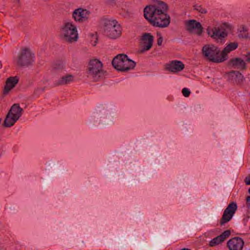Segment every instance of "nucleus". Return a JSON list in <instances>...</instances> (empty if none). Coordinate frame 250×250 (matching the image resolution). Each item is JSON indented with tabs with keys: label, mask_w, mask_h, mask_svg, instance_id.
I'll list each match as a JSON object with an SVG mask.
<instances>
[{
	"label": "nucleus",
	"mask_w": 250,
	"mask_h": 250,
	"mask_svg": "<svg viewBox=\"0 0 250 250\" xmlns=\"http://www.w3.org/2000/svg\"><path fill=\"white\" fill-rule=\"evenodd\" d=\"M23 109L19 104H15L11 107L4 121L3 125L9 127L13 126L21 116Z\"/></svg>",
	"instance_id": "6"
},
{
	"label": "nucleus",
	"mask_w": 250,
	"mask_h": 250,
	"mask_svg": "<svg viewBox=\"0 0 250 250\" xmlns=\"http://www.w3.org/2000/svg\"><path fill=\"white\" fill-rule=\"evenodd\" d=\"M96 42H95V43L93 44L94 46H95Z\"/></svg>",
	"instance_id": "32"
},
{
	"label": "nucleus",
	"mask_w": 250,
	"mask_h": 250,
	"mask_svg": "<svg viewBox=\"0 0 250 250\" xmlns=\"http://www.w3.org/2000/svg\"><path fill=\"white\" fill-rule=\"evenodd\" d=\"M249 34L247 28L244 26H241L239 29L238 37L240 38H247Z\"/></svg>",
	"instance_id": "22"
},
{
	"label": "nucleus",
	"mask_w": 250,
	"mask_h": 250,
	"mask_svg": "<svg viewBox=\"0 0 250 250\" xmlns=\"http://www.w3.org/2000/svg\"><path fill=\"white\" fill-rule=\"evenodd\" d=\"M182 92L183 95L186 97H188L190 94V92L189 89L185 87L183 88Z\"/></svg>",
	"instance_id": "26"
},
{
	"label": "nucleus",
	"mask_w": 250,
	"mask_h": 250,
	"mask_svg": "<svg viewBox=\"0 0 250 250\" xmlns=\"http://www.w3.org/2000/svg\"><path fill=\"white\" fill-rule=\"evenodd\" d=\"M203 57L210 62H221L220 50L213 44H206L202 49Z\"/></svg>",
	"instance_id": "5"
},
{
	"label": "nucleus",
	"mask_w": 250,
	"mask_h": 250,
	"mask_svg": "<svg viewBox=\"0 0 250 250\" xmlns=\"http://www.w3.org/2000/svg\"><path fill=\"white\" fill-rule=\"evenodd\" d=\"M230 235V231L229 230H226L224 231L220 235L212 239L209 243L210 247H214L217 245L221 244L224 242L227 238Z\"/></svg>",
	"instance_id": "18"
},
{
	"label": "nucleus",
	"mask_w": 250,
	"mask_h": 250,
	"mask_svg": "<svg viewBox=\"0 0 250 250\" xmlns=\"http://www.w3.org/2000/svg\"><path fill=\"white\" fill-rule=\"evenodd\" d=\"M34 61V54L31 50L27 48L22 49L19 55L16 63L21 66H28L32 63Z\"/></svg>",
	"instance_id": "8"
},
{
	"label": "nucleus",
	"mask_w": 250,
	"mask_h": 250,
	"mask_svg": "<svg viewBox=\"0 0 250 250\" xmlns=\"http://www.w3.org/2000/svg\"><path fill=\"white\" fill-rule=\"evenodd\" d=\"M157 44L159 46H160L162 45L163 38V37L160 33H157Z\"/></svg>",
	"instance_id": "25"
},
{
	"label": "nucleus",
	"mask_w": 250,
	"mask_h": 250,
	"mask_svg": "<svg viewBox=\"0 0 250 250\" xmlns=\"http://www.w3.org/2000/svg\"><path fill=\"white\" fill-rule=\"evenodd\" d=\"M237 47L238 43L237 42H230L222 51H220L221 62L227 60L228 59V54L236 49Z\"/></svg>",
	"instance_id": "17"
},
{
	"label": "nucleus",
	"mask_w": 250,
	"mask_h": 250,
	"mask_svg": "<svg viewBox=\"0 0 250 250\" xmlns=\"http://www.w3.org/2000/svg\"><path fill=\"white\" fill-rule=\"evenodd\" d=\"M244 244L243 239L238 237L230 239L227 243V246L229 250H242Z\"/></svg>",
	"instance_id": "12"
},
{
	"label": "nucleus",
	"mask_w": 250,
	"mask_h": 250,
	"mask_svg": "<svg viewBox=\"0 0 250 250\" xmlns=\"http://www.w3.org/2000/svg\"><path fill=\"white\" fill-rule=\"evenodd\" d=\"M246 61L249 62H250V52L246 56Z\"/></svg>",
	"instance_id": "28"
},
{
	"label": "nucleus",
	"mask_w": 250,
	"mask_h": 250,
	"mask_svg": "<svg viewBox=\"0 0 250 250\" xmlns=\"http://www.w3.org/2000/svg\"><path fill=\"white\" fill-rule=\"evenodd\" d=\"M247 204L248 206H250V196H248L247 198Z\"/></svg>",
	"instance_id": "29"
},
{
	"label": "nucleus",
	"mask_w": 250,
	"mask_h": 250,
	"mask_svg": "<svg viewBox=\"0 0 250 250\" xmlns=\"http://www.w3.org/2000/svg\"><path fill=\"white\" fill-rule=\"evenodd\" d=\"M64 69L63 65L61 63H55L52 66V69L54 71H60Z\"/></svg>",
	"instance_id": "24"
},
{
	"label": "nucleus",
	"mask_w": 250,
	"mask_h": 250,
	"mask_svg": "<svg viewBox=\"0 0 250 250\" xmlns=\"http://www.w3.org/2000/svg\"><path fill=\"white\" fill-rule=\"evenodd\" d=\"M245 182L247 185H250V175L245 178Z\"/></svg>",
	"instance_id": "27"
},
{
	"label": "nucleus",
	"mask_w": 250,
	"mask_h": 250,
	"mask_svg": "<svg viewBox=\"0 0 250 250\" xmlns=\"http://www.w3.org/2000/svg\"><path fill=\"white\" fill-rule=\"evenodd\" d=\"M61 37L62 40L68 43H72L77 41L78 34L76 26L72 22H67L62 27Z\"/></svg>",
	"instance_id": "3"
},
{
	"label": "nucleus",
	"mask_w": 250,
	"mask_h": 250,
	"mask_svg": "<svg viewBox=\"0 0 250 250\" xmlns=\"http://www.w3.org/2000/svg\"><path fill=\"white\" fill-rule=\"evenodd\" d=\"M207 34L211 38L217 40H222L227 36V34L221 31L219 27H214L213 28L208 27L207 29Z\"/></svg>",
	"instance_id": "13"
},
{
	"label": "nucleus",
	"mask_w": 250,
	"mask_h": 250,
	"mask_svg": "<svg viewBox=\"0 0 250 250\" xmlns=\"http://www.w3.org/2000/svg\"><path fill=\"white\" fill-rule=\"evenodd\" d=\"M154 37L150 33H145L141 37V49L140 50V53L149 50L152 46Z\"/></svg>",
	"instance_id": "10"
},
{
	"label": "nucleus",
	"mask_w": 250,
	"mask_h": 250,
	"mask_svg": "<svg viewBox=\"0 0 250 250\" xmlns=\"http://www.w3.org/2000/svg\"><path fill=\"white\" fill-rule=\"evenodd\" d=\"M113 66L117 70L126 71L134 68L136 63L124 54L117 55L112 60Z\"/></svg>",
	"instance_id": "2"
},
{
	"label": "nucleus",
	"mask_w": 250,
	"mask_h": 250,
	"mask_svg": "<svg viewBox=\"0 0 250 250\" xmlns=\"http://www.w3.org/2000/svg\"><path fill=\"white\" fill-rule=\"evenodd\" d=\"M194 9L197 11L198 12L201 14H206L207 10L206 8H203L201 5L198 4H195L193 6Z\"/></svg>",
	"instance_id": "23"
},
{
	"label": "nucleus",
	"mask_w": 250,
	"mask_h": 250,
	"mask_svg": "<svg viewBox=\"0 0 250 250\" xmlns=\"http://www.w3.org/2000/svg\"><path fill=\"white\" fill-rule=\"evenodd\" d=\"M167 10L168 7L165 2L158 1L145 8L144 17L153 26L165 28L170 22V17L167 14Z\"/></svg>",
	"instance_id": "1"
},
{
	"label": "nucleus",
	"mask_w": 250,
	"mask_h": 250,
	"mask_svg": "<svg viewBox=\"0 0 250 250\" xmlns=\"http://www.w3.org/2000/svg\"><path fill=\"white\" fill-rule=\"evenodd\" d=\"M223 25H224V26H227V25H228L227 23H224V24H223Z\"/></svg>",
	"instance_id": "30"
},
{
	"label": "nucleus",
	"mask_w": 250,
	"mask_h": 250,
	"mask_svg": "<svg viewBox=\"0 0 250 250\" xmlns=\"http://www.w3.org/2000/svg\"><path fill=\"white\" fill-rule=\"evenodd\" d=\"M249 193L250 194V188H249Z\"/></svg>",
	"instance_id": "31"
},
{
	"label": "nucleus",
	"mask_w": 250,
	"mask_h": 250,
	"mask_svg": "<svg viewBox=\"0 0 250 250\" xmlns=\"http://www.w3.org/2000/svg\"><path fill=\"white\" fill-rule=\"evenodd\" d=\"M19 79L18 76L10 77L5 82V85L3 90L4 95H7L18 83Z\"/></svg>",
	"instance_id": "15"
},
{
	"label": "nucleus",
	"mask_w": 250,
	"mask_h": 250,
	"mask_svg": "<svg viewBox=\"0 0 250 250\" xmlns=\"http://www.w3.org/2000/svg\"><path fill=\"white\" fill-rule=\"evenodd\" d=\"M229 65L234 69H245L246 63L242 59L235 58L231 59L229 61Z\"/></svg>",
	"instance_id": "20"
},
{
	"label": "nucleus",
	"mask_w": 250,
	"mask_h": 250,
	"mask_svg": "<svg viewBox=\"0 0 250 250\" xmlns=\"http://www.w3.org/2000/svg\"><path fill=\"white\" fill-rule=\"evenodd\" d=\"M237 209V205L236 202H231L224 210L222 216L220 220L219 225L220 227L224 226L229 222L235 214Z\"/></svg>",
	"instance_id": "9"
},
{
	"label": "nucleus",
	"mask_w": 250,
	"mask_h": 250,
	"mask_svg": "<svg viewBox=\"0 0 250 250\" xmlns=\"http://www.w3.org/2000/svg\"><path fill=\"white\" fill-rule=\"evenodd\" d=\"M186 28L190 33H195L198 35H200L203 32L201 24L194 20H190L187 22Z\"/></svg>",
	"instance_id": "11"
},
{
	"label": "nucleus",
	"mask_w": 250,
	"mask_h": 250,
	"mask_svg": "<svg viewBox=\"0 0 250 250\" xmlns=\"http://www.w3.org/2000/svg\"><path fill=\"white\" fill-rule=\"evenodd\" d=\"M75 77L71 74H66L62 76L60 79L55 82V84L56 86L64 85L68 84L74 81Z\"/></svg>",
	"instance_id": "19"
},
{
	"label": "nucleus",
	"mask_w": 250,
	"mask_h": 250,
	"mask_svg": "<svg viewBox=\"0 0 250 250\" xmlns=\"http://www.w3.org/2000/svg\"><path fill=\"white\" fill-rule=\"evenodd\" d=\"M184 68V64L181 61L177 60L171 61L167 66V69L173 73L180 72Z\"/></svg>",
	"instance_id": "16"
},
{
	"label": "nucleus",
	"mask_w": 250,
	"mask_h": 250,
	"mask_svg": "<svg viewBox=\"0 0 250 250\" xmlns=\"http://www.w3.org/2000/svg\"><path fill=\"white\" fill-rule=\"evenodd\" d=\"M104 32L107 37L115 39L121 35L122 29L116 20L108 21L105 23Z\"/></svg>",
	"instance_id": "7"
},
{
	"label": "nucleus",
	"mask_w": 250,
	"mask_h": 250,
	"mask_svg": "<svg viewBox=\"0 0 250 250\" xmlns=\"http://www.w3.org/2000/svg\"><path fill=\"white\" fill-rule=\"evenodd\" d=\"M229 76L238 83L242 82L244 79L243 76L238 71H231L229 73Z\"/></svg>",
	"instance_id": "21"
},
{
	"label": "nucleus",
	"mask_w": 250,
	"mask_h": 250,
	"mask_svg": "<svg viewBox=\"0 0 250 250\" xmlns=\"http://www.w3.org/2000/svg\"><path fill=\"white\" fill-rule=\"evenodd\" d=\"M88 74L94 81H98L103 78L105 72L103 69V63L98 59L91 60L88 67Z\"/></svg>",
	"instance_id": "4"
},
{
	"label": "nucleus",
	"mask_w": 250,
	"mask_h": 250,
	"mask_svg": "<svg viewBox=\"0 0 250 250\" xmlns=\"http://www.w3.org/2000/svg\"><path fill=\"white\" fill-rule=\"evenodd\" d=\"M89 15V12L86 9L78 8L73 13V17L76 21L83 22L87 20Z\"/></svg>",
	"instance_id": "14"
}]
</instances>
